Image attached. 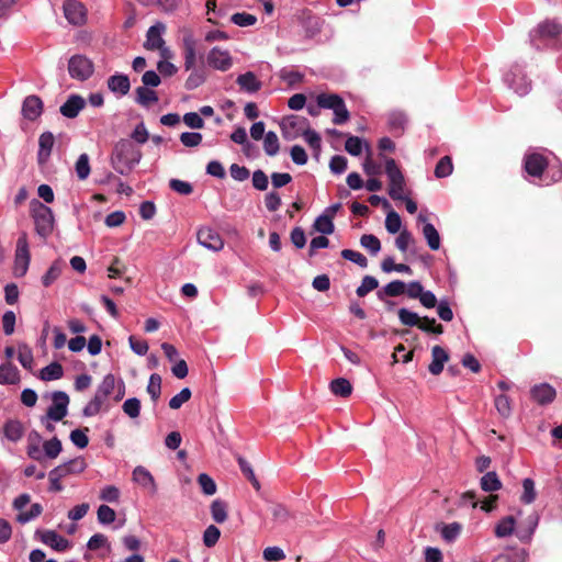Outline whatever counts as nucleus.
Returning a JSON list of instances; mask_svg holds the SVG:
<instances>
[{
	"label": "nucleus",
	"instance_id": "nucleus-49",
	"mask_svg": "<svg viewBox=\"0 0 562 562\" xmlns=\"http://www.w3.org/2000/svg\"><path fill=\"white\" fill-rule=\"evenodd\" d=\"M116 513L108 505H100L97 510V519L101 525H110L115 521Z\"/></svg>",
	"mask_w": 562,
	"mask_h": 562
},
{
	"label": "nucleus",
	"instance_id": "nucleus-45",
	"mask_svg": "<svg viewBox=\"0 0 562 562\" xmlns=\"http://www.w3.org/2000/svg\"><path fill=\"white\" fill-rule=\"evenodd\" d=\"M522 494L520 496V501L524 504H531L535 502L537 492L535 488V482L530 477H526L522 480Z\"/></svg>",
	"mask_w": 562,
	"mask_h": 562
},
{
	"label": "nucleus",
	"instance_id": "nucleus-16",
	"mask_svg": "<svg viewBox=\"0 0 562 562\" xmlns=\"http://www.w3.org/2000/svg\"><path fill=\"white\" fill-rule=\"evenodd\" d=\"M36 536L46 546L55 551L64 552L70 548V542L55 530H37Z\"/></svg>",
	"mask_w": 562,
	"mask_h": 562
},
{
	"label": "nucleus",
	"instance_id": "nucleus-38",
	"mask_svg": "<svg viewBox=\"0 0 562 562\" xmlns=\"http://www.w3.org/2000/svg\"><path fill=\"white\" fill-rule=\"evenodd\" d=\"M64 369L60 363L52 362L41 370V379L43 381L58 380L63 376Z\"/></svg>",
	"mask_w": 562,
	"mask_h": 562
},
{
	"label": "nucleus",
	"instance_id": "nucleus-26",
	"mask_svg": "<svg viewBox=\"0 0 562 562\" xmlns=\"http://www.w3.org/2000/svg\"><path fill=\"white\" fill-rule=\"evenodd\" d=\"M448 359L449 356L442 347L434 346L431 349V362L428 367L429 372L434 375L440 374Z\"/></svg>",
	"mask_w": 562,
	"mask_h": 562
},
{
	"label": "nucleus",
	"instance_id": "nucleus-29",
	"mask_svg": "<svg viewBox=\"0 0 562 562\" xmlns=\"http://www.w3.org/2000/svg\"><path fill=\"white\" fill-rule=\"evenodd\" d=\"M41 440H42V437L37 431L33 430L29 434V438H27L29 443H27L26 452H27V456L35 461L43 460V452L40 447Z\"/></svg>",
	"mask_w": 562,
	"mask_h": 562
},
{
	"label": "nucleus",
	"instance_id": "nucleus-60",
	"mask_svg": "<svg viewBox=\"0 0 562 562\" xmlns=\"http://www.w3.org/2000/svg\"><path fill=\"white\" fill-rule=\"evenodd\" d=\"M402 221L400 215L395 211H390L385 217V228L390 234H396L400 232Z\"/></svg>",
	"mask_w": 562,
	"mask_h": 562
},
{
	"label": "nucleus",
	"instance_id": "nucleus-48",
	"mask_svg": "<svg viewBox=\"0 0 562 562\" xmlns=\"http://www.w3.org/2000/svg\"><path fill=\"white\" fill-rule=\"evenodd\" d=\"M360 245L373 256L381 250V243L379 238L372 234L362 235L360 238Z\"/></svg>",
	"mask_w": 562,
	"mask_h": 562
},
{
	"label": "nucleus",
	"instance_id": "nucleus-10",
	"mask_svg": "<svg viewBox=\"0 0 562 562\" xmlns=\"http://www.w3.org/2000/svg\"><path fill=\"white\" fill-rule=\"evenodd\" d=\"M52 405L47 408L46 415L53 422H60L68 414L69 396L64 391H55L50 395Z\"/></svg>",
	"mask_w": 562,
	"mask_h": 562
},
{
	"label": "nucleus",
	"instance_id": "nucleus-33",
	"mask_svg": "<svg viewBox=\"0 0 562 562\" xmlns=\"http://www.w3.org/2000/svg\"><path fill=\"white\" fill-rule=\"evenodd\" d=\"M19 381V370L11 363L0 366V384H15Z\"/></svg>",
	"mask_w": 562,
	"mask_h": 562
},
{
	"label": "nucleus",
	"instance_id": "nucleus-9",
	"mask_svg": "<svg viewBox=\"0 0 562 562\" xmlns=\"http://www.w3.org/2000/svg\"><path fill=\"white\" fill-rule=\"evenodd\" d=\"M307 127V119L300 115H288L280 122L282 137L285 140L296 139L305 132Z\"/></svg>",
	"mask_w": 562,
	"mask_h": 562
},
{
	"label": "nucleus",
	"instance_id": "nucleus-6",
	"mask_svg": "<svg viewBox=\"0 0 562 562\" xmlns=\"http://www.w3.org/2000/svg\"><path fill=\"white\" fill-rule=\"evenodd\" d=\"M31 205L36 233L43 238L48 237L54 229L52 209L36 200H34Z\"/></svg>",
	"mask_w": 562,
	"mask_h": 562
},
{
	"label": "nucleus",
	"instance_id": "nucleus-63",
	"mask_svg": "<svg viewBox=\"0 0 562 562\" xmlns=\"http://www.w3.org/2000/svg\"><path fill=\"white\" fill-rule=\"evenodd\" d=\"M191 394L192 393L189 387H183L178 394L170 398L169 407L171 409H179L186 402L190 400Z\"/></svg>",
	"mask_w": 562,
	"mask_h": 562
},
{
	"label": "nucleus",
	"instance_id": "nucleus-4",
	"mask_svg": "<svg viewBox=\"0 0 562 562\" xmlns=\"http://www.w3.org/2000/svg\"><path fill=\"white\" fill-rule=\"evenodd\" d=\"M385 173L389 179V195L394 201L405 199L404 175L393 158H385Z\"/></svg>",
	"mask_w": 562,
	"mask_h": 562
},
{
	"label": "nucleus",
	"instance_id": "nucleus-58",
	"mask_svg": "<svg viewBox=\"0 0 562 562\" xmlns=\"http://www.w3.org/2000/svg\"><path fill=\"white\" fill-rule=\"evenodd\" d=\"M389 126L393 132H402L407 122L406 115L402 112H392L389 115Z\"/></svg>",
	"mask_w": 562,
	"mask_h": 562
},
{
	"label": "nucleus",
	"instance_id": "nucleus-20",
	"mask_svg": "<svg viewBox=\"0 0 562 562\" xmlns=\"http://www.w3.org/2000/svg\"><path fill=\"white\" fill-rule=\"evenodd\" d=\"M531 398L539 405L552 403L557 396L555 389L548 383L536 384L530 390Z\"/></svg>",
	"mask_w": 562,
	"mask_h": 562
},
{
	"label": "nucleus",
	"instance_id": "nucleus-51",
	"mask_svg": "<svg viewBox=\"0 0 562 562\" xmlns=\"http://www.w3.org/2000/svg\"><path fill=\"white\" fill-rule=\"evenodd\" d=\"M211 515L215 522H224L227 519L225 503L220 499H215L211 505Z\"/></svg>",
	"mask_w": 562,
	"mask_h": 562
},
{
	"label": "nucleus",
	"instance_id": "nucleus-11",
	"mask_svg": "<svg viewBox=\"0 0 562 562\" xmlns=\"http://www.w3.org/2000/svg\"><path fill=\"white\" fill-rule=\"evenodd\" d=\"M505 83L519 95H526L531 88L530 81L522 74L519 66L515 65L504 76Z\"/></svg>",
	"mask_w": 562,
	"mask_h": 562
},
{
	"label": "nucleus",
	"instance_id": "nucleus-13",
	"mask_svg": "<svg viewBox=\"0 0 562 562\" xmlns=\"http://www.w3.org/2000/svg\"><path fill=\"white\" fill-rule=\"evenodd\" d=\"M165 30L166 26L162 23L151 25L146 33V42L144 44L145 48L149 50L160 49L161 54L165 56L168 52V49L164 47L165 41L162 38V33Z\"/></svg>",
	"mask_w": 562,
	"mask_h": 562
},
{
	"label": "nucleus",
	"instance_id": "nucleus-56",
	"mask_svg": "<svg viewBox=\"0 0 562 562\" xmlns=\"http://www.w3.org/2000/svg\"><path fill=\"white\" fill-rule=\"evenodd\" d=\"M341 257L346 260H349L356 265H358L361 268L368 267V259L364 255H362L359 251L352 250V249H344L341 251Z\"/></svg>",
	"mask_w": 562,
	"mask_h": 562
},
{
	"label": "nucleus",
	"instance_id": "nucleus-27",
	"mask_svg": "<svg viewBox=\"0 0 562 562\" xmlns=\"http://www.w3.org/2000/svg\"><path fill=\"white\" fill-rule=\"evenodd\" d=\"M108 88L111 92L123 97L128 93L131 82L126 75L115 74L108 79Z\"/></svg>",
	"mask_w": 562,
	"mask_h": 562
},
{
	"label": "nucleus",
	"instance_id": "nucleus-43",
	"mask_svg": "<svg viewBox=\"0 0 562 562\" xmlns=\"http://www.w3.org/2000/svg\"><path fill=\"white\" fill-rule=\"evenodd\" d=\"M400 322L408 327H418L422 317L415 313L409 311L408 308L402 307L397 311Z\"/></svg>",
	"mask_w": 562,
	"mask_h": 562
},
{
	"label": "nucleus",
	"instance_id": "nucleus-61",
	"mask_svg": "<svg viewBox=\"0 0 562 562\" xmlns=\"http://www.w3.org/2000/svg\"><path fill=\"white\" fill-rule=\"evenodd\" d=\"M198 483L205 495H213L216 493V484L214 480L206 473H201L198 476Z\"/></svg>",
	"mask_w": 562,
	"mask_h": 562
},
{
	"label": "nucleus",
	"instance_id": "nucleus-32",
	"mask_svg": "<svg viewBox=\"0 0 562 562\" xmlns=\"http://www.w3.org/2000/svg\"><path fill=\"white\" fill-rule=\"evenodd\" d=\"M136 93V102L140 104L142 106L148 108L153 103H156L158 101V95L156 91L146 88V87H138L135 90Z\"/></svg>",
	"mask_w": 562,
	"mask_h": 562
},
{
	"label": "nucleus",
	"instance_id": "nucleus-19",
	"mask_svg": "<svg viewBox=\"0 0 562 562\" xmlns=\"http://www.w3.org/2000/svg\"><path fill=\"white\" fill-rule=\"evenodd\" d=\"M132 480L142 488L147 490L151 494L157 493V484L153 474L143 465H137L132 472Z\"/></svg>",
	"mask_w": 562,
	"mask_h": 562
},
{
	"label": "nucleus",
	"instance_id": "nucleus-34",
	"mask_svg": "<svg viewBox=\"0 0 562 562\" xmlns=\"http://www.w3.org/2000/svg\"><path fill=\"white\" fill-rule=\"evenodd\" d=\"M63 450L61 441L57 437L43 442V459H56Z\"/></svg>",
	"mask_w": 562,
	"mask_h": 562
},
{
	"label": "nucleus",
	"instance_id": "nucleus-35",
	"mask_svg": "<svg viewBox=\"0 0 562 562\" xmlns=\"http://www.w3.org/2000/svg\"><path fill=\"white\" fill-rule=\"evenodd\" d=\"M405 292V283L401 280H394L387 283L378 292V297L383 300L384 295L400 296Z\"/></svg>",
	"mask_w": 562,
	"mask_h": 562
},
{
	"label": "nucleus",
	"instance_id": "nucleus-7",
	"mask_svg": "<svg viewBox=\"0 0 562 562\" xmlns=\"http://www.w3.org/2000/svg\"><path fill=\"white\" fill-rule=\"evenodd\" d=\"M94 71V65L90 58L85 55H74L68 61V72L72 79L86 81Z\"/></svg>",
	"mask_w": 562,
	"mask_h": 562
},
{
	"label": "nucleus",
	"instance_id": "nucleus-8",
	"mask_svg": "<svg viewBox=\"0 0 562 562\" xmlns=\"http://www.w3.org/2000/svg\"><path fill=\"white\" fill-rule=\"evenodd\" d=\"M31 255L29 249L27 234L22 232L16 240L14 258V276L23 277L29 269Z\"/></svg>",
	"mask_w": 562,
	"mask_h": 562
},
{
	"label": "nucleus",
	"instance_id": "nucleus-46",
	"mask_svg": "<svg viewBox=\"0 0 562 562\" xmlns=\"http://www.w3.org/2000/svg\"><path fill=\"white\" fill-rule=\"evenodd\" d=\"M462 526L459 522L443 525L441 528V537L447 542H453L461 533Z\"/></svg>",
	"mask_w": 562,
	"mask_h": 562
},
{
	"label": "nucleus",
	"instance_id": "nucleus-31",
	"mask_svg": "<svg viewBox=\"0 0 562 562\" xmlns=\"http://www.w3.org/2000/svg\"><path fill=\"white\" fill-rule=\"evenodd\" d=\"M115 389V376L111 373L103 376L101 383L98 385L94 396L101 401H105Z\"/></svg>",
	"mask_w": 562,
	"mask_h": 562
},
{
	"label": "nucleus",
	"instance_id": "nucleus-41",
	"mask_svg": "<svg viewBox=\"0 0 562 562\" xmlns=\"http://www.w3.org/2000/svg\"><path fill=\"white\" fill-rule=\"evenodd\" d=\"M263 149L265 153L270 157H273L279 153V138L274 132L269 131L268 133H266L263 138Z\"/></svg>",
	"mask_w": 562,
	"mask_h": 562
},
{
	"label": "nucleus",
	"instance_id": "nucleus-2",
	"mask_svg": "<svg viewBox=\"0 0 562 562\" xmlns=\"http://www.w3.org/2000/svg\"><path fill=\"white\" fill-rule=\"evenodd\" d=\"M530 43L537 49L562 47V24L554 20H546L533 29L530 34Z\"/></svg>",
	"mask_w": 562,
	"mask_h": 562
},
{
	"label": "nucleus",
	"instance_id": "nucleus-25",
	"mask_svg": "<svg viewBox=\"0 0 562 562\" xmlns=\"http://www.w3.org/2000/svg\"><path fill=\"white\" fill-rule=\"evenodd\" d=\"M54 143H55V137H54L53 133L44 132L43 134H41V136L38 138V153H37L38 164L43 165L48 160V158L52 154Z\"/></svg>",
	"mask_w": 562,
	"mask_h": 562
},
{
	"label": "nucleus",
	"instance_id": "nucleus-24",
	"mask_svg": "<svg viewBox=\"0 0 562 562\" xmlns=\"http://www.w3.org/2000/svg\"><path fill=\"white\" fill-rule=\"evenodd\" d=\"M529 552L524 548H507L497 554L492 562H526Z\"/></svg>",
	"mask_w": 562,
	"mask_h": 562
},
{
	"label": "nucleus",
	"instance_id": "nucleus-37",
	"mask_svg": "<svg viewBox=\"0 0 562 562\" xmlns=\"http://www.w3.org/2000/svg\"><path fill=\"white\" fill-rule=\"evenodd\" d=\"M330 391L341 397H348L352 392L351 383L345 378H338L331 381Z\"/></svg>",
	"mask_w": 562,
	"mask_h": 562
},
{
	"label": "nucleus",
	"instance_id": "nucleus-52",
	"mask_svg": "<svg viewBox=\"0 0 562 562\" xmlns=\"http://www.w3.org/2000/svg\"><path fill=\"white\" fill-rule=\"evenodd\" d=\"M313 226L315 231L324 235H330L335 231L334 222L328 216H323L322 214L316 217Z\"/></svg>",
	"mask_w": 562,
	"mask_h": 562
},
{
	"label": "nucleus",
	"instance_id": "nucleus-23",
	"mask_svg": "<svg viewBox=\"0 0 562 562\" xmlns=\"http://www.w3.org/2000/svg\"><path fill=\"white\" fill-rule=\"evenodd\" d=\"M87 468V463L83 458H75L71 460H68L67 462H64L63 464H59L54 468L55 471L60 474V476L66 477L71 474H79L85 471Z\"/></svg>",
	"mask_w": 562,
	"mask_h": 562
},
{
	"label": "nucleus",
	"instance_id": "nucleus-17",
	"mask_svg": "<svg viewBox=\"0 0 562 562\" xmlns=\"http://www.w3.org/2000/svg\"><path fill=\"white\" fill-rule=\"evenodd\" d=\"M525 170L531 177H541L547 167H549L547 158L539 153H531L525 156Z\"/></svg>",
	"mask_w": 562,
	"mask_h": 562
},
{
	"label": "nucleus",
	"instance_id": "nucleus-40",
	"mask_svg": "<svg viewBox=\"0 0 562 562\" xmlns=\"http://www.w3.org/2000/svg\"><path fill=\"white\" fill-rule=\"evenodd\" d=\"M64 268V263L59 260H56L52 263V266L48 268L46 273L42 277V283L44 286H49L52 283H54L59 276L61 274Z\"/></svg>",
	"mask_w": 562,
	"mask_h": 562
},
{
	"label": "nucleus",
	"instance_id": "nucleus-21",
	"mask_svg": "<svg viewBox=\"0 0 562 562\" xmlns=\"http://www.w3.org/2000/svg\"><path fill=\"white\" fill-rule=\"evenodd\" d=\"M417 221L424 224L422 232L428 247L431 250H438L441 245V239L437 228L431 223L427 222V217L422 213L417 216Z\"/></svg>",
	"mask_w": 562,
	"mask_h": 562
},
{
	"label": "nucleus",
	"instance_id": "nucleus-12",
	"mask_svg": "<svg viewBox=\"0 0 562 562\" xmlns=\"http://www.w3.org/2000/svg\"><path fill=\"white\" fill-rule=\"evenodd\" d=\"M207 65L220 71H227L233 66V58L228 50L213 47L206 57Z\"/></svg>",
	"mask_w": 562,
	"mask_h": 562
},
{
	"label": "nucleus",
	"instance_id": "nucleus-5",
	"mask_svg": "<svg viewBox=\"0 0 562 562\" xmlns=\"http://www.w3.org/2000/svg\"><path fill=\"white\" fill-rule=\"evenodd\" d=\"M318 108L333 110V122L336 125L346 123L349 117V111L346 108L344 99L335 93H321L316 98Z\"/></svg>",
	"mask_w": 562,
	"mask_h": 562
},
{
	"label": "nucleus",
	"instance_id": "nucleus-62",
	"mask_svg": "<svg viewBox=\"0 0 562 562\" xmlns=\"http://www.w3.org/2000/svg\"><path fill=\"white\" fill-rule=\"evenodd\" d=\"M231 21L240 27H246L254 25L257 22V18L247 12H238L232 15Z\"/></svg>",
	"mask_w": 562,
	"mask_h": 562
},
{
	"label": "nucleus",
	"instance_id": "nucleus-22",
	"mask_svg": "<svg viewBox=\"0 0 562 562\" xmlns=\"http://www.w3.org/2000/svg\"><path fill=\"white\" fill-rule=\"evenodd\" d=\"M86 100L79 94H71L59 108L63 116L67 119H75L78 116L80 111L85 108Z\"/></svg>",
	"mask_w": 562,
	"mask_h": 562
},
{
	"label": "nucleus",
	"instance_id": "nucleus-30",
	"mask_svg": "<svg viewBox=\"0 0 562 562\" xmlns=\"http://www.w3.org/2000/svg\"><path fill=\"white\" fill-rule=\"evenodd\" d=\"M3 432L8 440L16 442L23 437L24 428L21 422L10 419L4 424Z\"/></svg>",
	"mask_w": 562,
	"mask_h": 562
},
{
	"label": "nucleus",
	"instance_id": "nucleus-47",
	"mask_svg": "<svg viewBox=\"0 0 562 562\" xmlns=\"http://www.w3.org/2000/svg\"><path fill=\"white\" fill-rule=\"evenodd\" d=\"M147 393L150 395L153 402H157L161 394V376L158 373H153L149 376Z\"/></svg>",
	"mask_w": 562,
	"mask_h": 562
},
{
	"label": "nucleus",
	"instance_id": "nucleus-54",
	"mask_svg": "<svg viewBox=\"0 0 562 562\" xmlns=\"http://www.w3.org/2000/svg\"><path fill=\"white\" fill-rule=\"evenodd\" d=\"M273 520L279 524H285L290 518L289 510L281 504H272L269 508Z\"/></svg>",
	"mask_w": 562,
	"mask_h": 562
},
{
	"label": "nucleus",
	"instance_id": "nucleus-57",
	"mask_svg": "<svg viewBox=\"0 0 562 562\" xmlns=\"http://www.w3.org/2000/svg\"><path fill=\"white\" fill-rule=\"evenodd\" d=\"M123 412L131 418H137L140 414V401L137 397L127 398L122 406Z\"/></svg>",
	"mask_w": 562,
	"mask_h": 562
},
{
	"label": "nucleus",
	"instance_id": "nucleus-18",
	"mask_svg": "<svg viewBox=\"0 0 562 562\" xmlns=\"http://www.w3.org/2000/svg\"><path fill=\"white\" fill-rule=\"evenodd\" d=\"M64 14L72 25H81L86 21V9L77 0H67L64 3Z\"/></svg>",
	"mask_w": 562,
	"mask_h": 562
},
{
	"label": "nucleus",
	"instance_id": "nucleus-50",
	"mask_svg": "<svg viewBox=\"0 0 562 562\" xmlns=\"http://www.w3.org/2000/svg\"><path fill=\"white\" fill-rule=\"evenodd\" d=\"M453 171L452 160L449 156L442 157L436 165L435 176L437 178H446Z\"/></svg>",
	"mask_w": 562,
	"mask_h": 562
},
{
	"label": "nucleus",
	"instance_id": "nucleus-44",
	"mask_svg": "<svg viewBox=\"0 0 562 562\" xmlns=\"http://www.w3.org/2000/svg\"><path fill=\"white\" fill-rule=\"evenodd\" d=\"M76 175L79 180H86L91 171L89 156L87 154H81L75 165Z\"/></svg>",
	"mask_w": 562,
	"mask_h": 562
},
{
	"label": "nucleus",
	"instance_id": "nucleus-42",
	"mask_svg": "<svg viewBox=\"0 0 562 562\" xmlns=\"http://www.w3.org/2000/svg\"><path fill=\"white\" fill-rule=\"evenodd\" d=\"M43 512V507L38 503H34L31 505L30 509L23 512V509L18 514L16 521L21 525L27 524L35 518H37Z\"/></svg>",
	"mask_w": 562,
	"mask_h": 562
},
{
	"label": "nucleus",
	"instance_id": "nucleus-28",
	"mask_svg": "<svg viewBox=\"0 0 562 562\" xmlns=\"http://www.w3.org/2000/svg\"><path fill=\"white\" fill-rule=\"evenodd\" d=\"M237 85L240 87L241 90L246 91L247 93H255L261 89V81L258 80L256 75L252 71H247L245 74H241L236 79Z\"/></svg>",
	"mask_w": 562,
	"mask_h": 562
},
{
	"label": "nucleus",
	"instance_id": "nucleus-64",
	"mask_svg": "<svg viewBox=\"0 0 562 562\" xmlns=\"http://www.w3.org/2000/svg\"><path fill=\"white\" fill-rule=\"evenodd\" d=\"M202 134L198 132H183L180 135V142L186 147H196L202 142Z\"/></svg>",
	"mask_w": 562,
	"mask_h": 562
},
{
	"label": "nucleus",
	"instance_id": "nucleus-15",
	"mask_svg": "<svg viewBox=\"0 0 562 562\" xmlns=\"http://www.w3.org/2000/svg\"><path fill=\"white\" fill-rule=\"evenodd\" d=\"M44 110V103L38 95L31 94L27 95L23 102L21 108L22 116L31 122L37 120Z\"/></svg>",
	"mask_w": 562,
	"mask_h": 562
},
{
	"label": "nucleus",
	"instance_id": "nucleus-14",
	"mask_svg": "<svg viewBox=\"0 0 562 562\" xmlns=\"http://www.w3.org/2000/svg\"><path fill=\"white\" fill-rule=\"evenodd\" d=\"M196 237L201 246L212 251H220L224 247L221 235L211 227L200 228Z\"/></svg>",
	"mask_w": 562,
	"mask_h": 562
},
{
	"label": "nucleus",
	"instance_id": "nucleus-1",
	"mask_svg": "<svg viewBox=\"0 0 562 562\" xmlns=\"http://www.w3.org/2000/svg\"><path fill=\"white\" fill-rule=\"evenodd\" d=\"M142 159V151L126 138H122L113 147L111 165L120 175H128Z\"/></svg>",
	"mask_w": 562,
	"mask_h": 562
},
{
	"label": "nucleus",
	"instance_id": "nucleus-55",
	"mask_svg": "<svg viewBox=\"0 0 562 562\" xmlns=\"http://www.w3.org/2000/svg\"><path fill=\"white\" fill-rule=\"evenodd\" d=\"M495 408L502 417H509V415L512 414V405L509 397L505 394L497 395L495 397Z\"/></svg>",
	"mask_w": 562,
	"mask_h": 562
},
{
	"label": "nucleus",
	"instance_id": "nucleus-3",
	"mask_svg": "<svg viewBox=\"0 0 562 562\" xmlns=\"http://www.w3.org/2000/svg\"><path fill=\"white\" fill-rule=\"evenodd\" d=\"M184 68L191 70V74L186 80L184 87L187 90H194L204 83L206 77L202 69H195L196 61V42L191 32H187L182 37Z\"/></svg>",
	"mask_w": 562,
	"mask_h": 562
},
{
	"label": "nucleus",
	"instance_id": "nucleus-59",
	"mask_svg": "<svg viewBox=\"0 0 562 562\" xmlns=\"http://www.w3.org/2000/svg\"><path fill=\"white\" fill-rule=\"evenodd\" d=\"M220 537V529L214 525H210L203 532V543L205 547L212 548L217 543Z\"/></svg>",
	"mask_w": 562,
	"mask_h": 562
},
{
	"label": "nucleus",
	"instance_id": "nucleus-53",
	"mask_svg": "<svg viewBox=\"0 0 562 562\" xmlns=\"http://www.w3.org/2000/svg\"><path fill=\"white\" fill-rule=\"evenodd\" d=\"M379 286V281L372 276L363 277L361 284L357 288L356 293L359 297L366 296L369 292Z\"/></svg>",
	"mask_w": 562,
	"mask_h": 562
},
{
	"label": "nucleus",
	"instance_id": "nucleus-39",
	"mask_svg": "<svg viewBox=\"0 0 562 562\" xmlns=\"http://www.w3.org/2000/svg\"><path fill=\"white\" fill-rule=\"evenodd\" d=\"M515 518L507 516L503 518L495 527V536L498 538H505L510 536L515 530Z\"/></svg>",
	"mask_w": 562,
	"mask_h": 562
},
{
	"label": "nucleus",
	"instance_id": "nucleus-36",
	"mask_svg": "<svg viewBox=\"0 0 562 562\" xmlns=\"http://www.w3.org/2000/svg\"><path fill=\"white\" fill-rule=\"evenodd\" d=\"M480 484L481 488L485 492H495L501 490L502 487V482L499 481L498 475L494 471L485 473L481 477Z\"/></svg>",
	"mask_w": 562,
	"mask_h": 562
}]
</instances>
